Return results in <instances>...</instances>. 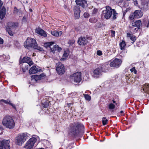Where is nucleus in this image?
<instances>
[{
    "label": "nucleus",
    "instance_id": "7c9ffc66",
    "mask_svg": "<svg viewBox=\"0 0 149 149\" xmlns=\"http://www.w3.org/2000/svg\"><path fill=\"white\" fill-rule=\"evenodd\" d=\"M119 45L121 49L122 50L125 48L126 45V44L124 41H123L120 43Z\"/></svg>",
    "mask_w": 149,
    "mask_h": 149
},
{
    "label": "nucleus",
    "instance_id": "2eb2a0df",
    "mask_svg": "<svg viewBox=\"0 0 149 149\" xmlns=\"http://www.w3.org/2000/svg\"><path fill=\"white\" fill-rule=\"evenodd\" d=\"M74 16L75 19H78L80 17V10L78 6H74Z\"/></svg>",
    "mask_w": 149,
    "mask_h": 149
},
{
    "label": "nucleus",
    "instance_id": "6e6552de",
    "mask_svg": "<svg viewBox=\"0 0 149 149\" xmlns=\"http://www.w3.org/2000/svg\"><path fill=\"white\" fill-rule=\"evenodd\" d=\"M37 141V139L34 137L30 139L26 142L24 148L26 149H33L34 144Z\"/></svg>",
    "mask_w": 149,
    "mask_h": 149
},
{
    "label": "nucleus",
    "instance_id": "c9c22d12",
    "mask_svg": "<svg viewBox=\"0 0 149 149\" xmlns=\"http://www.w3.org/2000/svg\"><path fill=\"white\" fill-rule=\"evenodd\" d=\"M108 120L105 117H103L102 119V123L104 125H105L107 123Z\"/></svg>",
    "mask_w": 149,
    "mask_h": 149
},
{
    "label": "nucleus",
    "instance_id": "f257e3e1",
    "mask_svg": "<svg viewBox=\"0 0 149 149\" xmlns=\"http://www.w3.org/2000/svg\"><path fill=\"white\" fill-rule=\"evenodd\" d=\"M70 127V133L74 137L78 136L81 131H83L84 130V125L79 123H71Z\"/></svg>",
    "mask_w": 149,
    "mask_h": 149
},
{
    "label": "nucleus",
    "instance_id": "864d4df0",
    "mask_svg": "<svg viewBox=\"0 0 149 149\" xmlns=\"http://www.w3.org/2000/svg\"><path fill=\"white\" fill-rule=\"evenodd\" d=\"M22 11L20 9L18 10V13H22Z\"/></svg>",
    "mask_w": 149,
    "mask_h": 149
},
{
    "label": "nucleus",
    "instance_id": "4be33fe9",
    "mask_svg": "<svg viewBox=\"0 0 149 149\" xmlns=\"http://www.w3.org/2000/svg\"><path fill=\"white\" fill-rule=\"evenodd\" d=\"M75 2L77 5H79L83 8L86 5V0H76Z\"/></svg>",
    "mask_w": 149,
    "mask_h": 149
},
{
    "label": "nucleus",
    "instance_id": "6ab92c4d",
    "mask_svg": "<svg viewBox=\"0 0 149 149\" xmlns=\"http://www.w3.org/2000/svg\"><path fill=\"white\" fill-rule=\"evenodd\" d=\"M44 74H42L39 75H33L31 76L32 80H34L36 81L38 80H40L42 79V78L45 76Z\"/></svg>",
    "mask_w": 149,
    "mask_h": 149
},
{
    "label": "nucleus",
    "instance_id": "13d9d810",
    "mask_svg": "<svg viewBox=\"0 0 149 149\" xmlns=\"http://www.w3.org/2000/svg\"><path fill=\"white\" fill-rule=\"evenodd\" d=\"M29 10L31 12H32V10L31 9H29Z\"/></svg>",
    "mask_w": 149,
    "mask_h": 149
},
{
    "label": "nucleus",
    "instance_id": "cd10ccee",
    "mask_svg": "<svg viewBox=\"0 0 149 149\" xmlns=\"http://www.w3.org/2000/svg\"><path fill=\"white\" fill-rule=\"evenodd\" d=\"M127 36L128 37H129L130 39L132 41V44L135 41L136 39V37L134 35L132 34H131L130 33H127Z\"/></svg>",
    "mask_w": 149,
    "mask_h": 149
},
{
    "label": "nucleus",
    "instance_id": "ddd939ff",
    "mask_svg": "<svg viewBox=\"0 0 149 149\" xmlns=\"http://www.w3.org/2000/svg\"><path fill=\"white\" fill-rule=\"evenodd\" d=\"M19 63H26V64H28L29 66L33 64L32 60L29 57L26 56L24 57L22 60L19 62Z\"/></svg>",
    "mask_w": 149,
    "mask_h": 149
},
{
    "label": "nucleus",
    "instance_id": "b1692460",
    "mask_svg": "<svg viewBox=\"0 0 149 149\" xmlns=\"http://www.w3.org/2000/svg\"><path fill=\"white\" fill-rule=\"evenodd\" d=\"M6 15V8L4 7H2L0 10V19H2Z\"/></svg>",
    "mask_w": 149,
    "mask_h": 149
},
{
    "label": "nucleus",
    "instance_id": "7ed1b4c3",
    "mask_svg": "<svg viewBox=\"0 0 149 149\" xmlns=\"http://www.w3.org/2000/svg\"><path fill=\"white\" fill-rule=\"evenodd\" d=\"M24 47L27 49L30 47L38 50L40 51H43V49L38 46L35 39L31 38H28L24 43Z\"/></svg>",
    "mask_w": 149,
    "mask_h": 149
},
{
    "label": "nucleus",
    "instance_id": "4d7b16f0",
    "mask_svg": "<svg viewBox=\"0 0 149 149\" xmlns=\"http://www.w3.org/2000/svg\"><path fill=\"white\" fill-rule=\"evenodd\" d=\"M2 134V131L1 130V129L0 128V134Z\"/></svg>",
    "mask_w": 149,
    "mask_h": 149
},
{
    "label": "nucleus",
    "instance_id": "423d86ee",
    "mask_svg": "<svg viewBox=\"0 0 149 149\" xmlns=\"http://www.w3.org/2000/svg\"><path fill=\"white\" fill-rule=\"evenodd\" d=\"M18 26V23L9 22L8 23L6 27V31L10 36H12L14 33L15 30Z\"/></svg>",
    "mask_w": 149,
    "mask_h": 149
},
{
    "label": "nucleus",
    "instance_id": "09e8293b",
    "mask_svg": "<svg viewBox=\"0 0 149 149\" xmlns=\"http://www.w3.org/2000/svg\"><path fill=\"white\" fill-rule=\"evenodd\" d=\"M134 4L135 6H137L138 5V2L137 1H134Z\"/></svg>",
    "mask_w": 149,
    "mask_h": 149
},
{
    "label": "nucleus",
    "instance_id": "6e6d98bb",
    "mask_svg": "<svg viewBox=\"0 0 149 149\" xmlns=\"http://www.w3.org/2000/svg\"><path fill=\"white\" fill-rule=\"evenodd\" d=\"M71 104V103L68 104L67 105H68L69 107H70V105Z\"/></svg>",
    "mask_w": 149,
    "mask_h": 149
},
{
    "label": "nucleus",
    "instance_id": "2f4dec72",
    "mask_svg": "<svg viewBox=\"0 0 149 149\" xmlns=\"http://www.w3.org/2000/svg\"><path fill=\"white\" fill-rule=\"evenodd\" d=\"M89 21L90 22L92 23H96L97 21V20L96 18L95 17H93L90 18Z\"/></svg>",
    "mask_w": 149,
    "mask_h": 149
},
{
    "label": "nucleus",
    "instance_id": "8fccbe9b",
    "mask_svg": "<svg viewBox=\"0 0 149 149\" xmlns=\"http://www.w3.org/2000/svg\"><path fill=\"white\" fill-rule=\"evenodd\" d=\"M112 102H113V103H115V104L117 106H118V105H119V104L118 105V104L114 100H112Z\"/></svg>",
    "mask_w": 149,
    "mask_h": 149
},
{
    "label": "nucleus",
    "instance_id": "5701e85b",
    "mask_svg": "<svg viewBox=\"0 0 149 149\" xmlns=\"http://www.w3.org/2000/svg\"><path fill=\"white\" fill-rule=\"evenodd\" d=\"M135 18H138L141 17L143 15V13L140 10H136L134 12Z\"/></svg>",
    "mask_w": 149,
    "mask_h": 149
},
{
    "label": "nucleus",
    "instance_id": "a18cd8bd",
    "mask_svg": "<svg viewBox=\"0 0 149 149\" xmlns=\"http://www.w3.org/2000/svg\"><path fill=\"white\" fill-rule=\"evenodd\" d=\"M89 14L87 13H85L84 14V17L85 18H88L89 17Z\"/></svg>",
    "mask_w": 149,
    "mask_h": 149
},
{
    "label": "nucleus",
    "instance_id": "de8ad7c7",
    "mask_svg": "<svg viewBox=\"0 0 149 149\" xmlns=\"http://www.w3.org/2000/svg\"><path fill=\"white\" fill-rule=\"evenodd\" d=\"M3 149V146H2V141H0V149Z\"/></svg>",
    "mask_w": 149,
    "mask_h": 149
},
{
    "label": "nucleus",
    "instance_id": "f704fd0d",
    "mask_svg": "<svg viewBox=\"0 0 149 149\" xmlns=\"http://www.w3.org/2000/svg\"><path fill=\"white\" fill-rule=\"evenodd\" d=\"M68 54V53L66 52H64L63 56V58H61V60H64L66 59V58L67 57Z\"/></svg>",
    "mask_w": 149,
    "mask_h": 149
},
{
    "label": "nucleus",
    "instance_id": "0eeeda50",
    "mask_svg": "<svg viewBox=\"0 0 149 149\" xmlns=\"http://www.w3.org/2000/svg\"><path fill=\"white\" fill-rule=\"evenodd\" d=\"M141 24V21L139 20L130 24L129 27L131 31L135 32L140 29V26Z\"/></svg>",
    "mask_w": 149,
    "mask_h": 149
},
{
    "label": "nucleus",
    "instance_id": "72a5a7b5",
    "mask_svg": "<svg viewBox=\"0 0 149 149\" xmlns=\"http://www.w3.org/2000/svg\"><path fill=\"white\" fill-rule=\"evenodd\" d=\"M54 43V42H47L45 44V46L46 47H49Z\"/></svg>",
    "mask_w": 149,
    "mask_h": 149
},
{
    "label": "nucleus",
    "instance_id": "c756f323",
    "mask_svg": "<svg viewBox=\"0 0 149 149\" xmlns=\"http://www.w3.org/2000/svg\"><path fill=\"white\" fill-rule=\"evenodd\" d=\"M143 90L147 93H149V84H145L143 87Z\"/></svg>",
    "mask_w": 149,
    "mask_h": 149
},
{
    "label": "nucleus",
    "instance_id": "39448f33",
    "mask_svg": "<svg viewBox=\"0 0 149 149\" xmlns=\"http://www.w3.org/2000/svg\"><path fill=\"white\" fill-rule=\"evenodd\" d=\"M28 135L26 133H23L19 134L15 138V143L19 146H21L28 139Z\"/></svg>",
    "mask_w": 149,
    "mask_h": 149
},
{
    "label": "nucleus",
    "instance_id": "ea45409f",
    "mask_svg": "<svg viewBox=\"0 0 149 149\" xmlns=\"http://www.w3.org/2000/svg\"><path fill=\"white\" fill-rule=\"evenodd\" d=\"M75 42V40H69L68 43L70 45H73Z\"/></svg>",
    "mask_w": 149,
    "mask_h": 149
},
{
    "label": "nucleus",
    "instance_id": "f03ea898",
    "mask_svg": "<svg viewBox=\"0 0 149 149\" xmlns=\"http://www.w3.org/2000/svg\"><path fill=\"white\" fill-rule=\"evenodd\" d=\"M112 14L113 15V19H116V15L117 14L116 11L114 9H112L109 6H107L105 10H104L102 11L101 15V18L102 19H108L110 18Z\"/></svg>",
    "mask_w": 149,
    "mask_h": 149
},
{
    "label": "nucleus",
    "instance_id": "680f3d73",
    "mask_svg": "<svg viewBox=\"0 0 149 149\" xmlns=\"http://www.w3.org/2000/svg\"><path fill=\"white\" fill-rule=\"evenodd\" d=\"M116 137H117L118 136L117 135H116Z\"/></svg>",
    "mask_w": 149,
    "mask_h": 149
},
{
    "label": "nucleus",
    "instance_id": "3c124183",
    "mask_svg": "<svg viewBox=\"0 0 149 149\" xmlns=\"http://www.w3.org/2000/svg\"><path fill=\"white\" fill-rule=\"evenodd\" d=\"M3 4V3L2 1L0 0V9H1V7H2Z\"/></svg>",
    "mask_w": 149,
    "mask_h": 149
},
{
    "label": "nucleus",
    "instance_id": "f8f14e48",
    "mask_svg": "<svg viewBox=\"0 0 149 149\" xmlns=\"http://www.w3.org/2000/svg\"><path fill=\"white\" fill-rule=\"evenodd\" d=\"M102 72L98 67L93 70L92 74V76L95 78H98L102 75Z\"/></svg>",
    "mask_w": 149,
    "mask_h": 149
},
{
    "label": "nucleus",
    "instance_id": "a211bd4d",
    "mask_svg": "<svg viewBox=\"0 0 149 149\" xmlns=\"http://www.w3.org/2000/svg\"><path fill=\"white\" fill-rule=\"evenodd\" d=\"M36 33L45 37H46L47 36L46 32L40 28H36Z\"/></svg>",
    "mask_w": 149,
    "mask_h": 149
},
{
    "label": "nucleus",
    "instance_id": "f3484780",
    "mask_svg": "<svg viewBox=\"0 0 149 149\" xmlns=\"http://www.w3.org/2000/svg\"><path fill=\"white\" fill-rule=\"evenodd\" d=\"M41 70L40 68L38 66H33L29 70V72L30 74H35Z\"/></svg>",
    "mask_w": 149,
    "mask_h": 149
},
{
    "label": "nucleus",
    "instance_id": "4c0bfd02",
    "mask_svg": "<svg viewBox=\"0 0 149 149\" xmlns=\"http://www.w3.org/2000/svg\"><path fill=\"white\" fill-rule=\"evenodd\" d=\"M141 9L144 11L147 10L148 9V5H144L141 7Z\"/></svg>",
    "mask_w": 149,
    "mask_h": 149
},
{
    "label": "nucleus",
    "instance_id": "9b49d317",
    "mask_svg": "<svg viewBox=\"0 0 149 149\" xmlns=\"http://www.w3.org/2000/svg\"><path fill=\"white\" fill-rule=\"evenodd\" d=\"M122 62L121 59L116 58L110 63V65L111 67L117 68L120 66Z\"/></svg>",
    "mask_w": 149,
    "mask_h": 149
},
{
    "label": "nucleus",
    "instance_id": "e433bc0d",
    "mask_svg": "<svg viewBox=\"0 0 149 149\" xmlns=\"http://www.w3.org/2000/svg\"><path fill=\"white\" fill-rule=\"evenodd\" d=\"M115 107V105L112 103L110 104L109 105V108L110 109H114Z\"/></svg>",
    "mask_w": 149,
    "mask_h": 149
},
{
    "label": "nucleus",
    "instance_id": "a19ab883",
    "mask_svg": "<svg viewBox=\"0 0 149 149\" xmlns=\"http://www.w3.org/2000/svg\"><path fill=\"white\" fill-rule=\"evenodd\" d=\"M135 18L134 13L133 14L130 15L129 17V19L130 20H132L133 19Z\"/></svg>",
    "mask_w": 149,
    "mask_h": 149
},
{
    "label": "nucleus",
    "instance_id": "20e7f679",
    "mask_svg": "<svg viewBox=\"0 0 149 149\" xmlns=\"http://www.w3.org/2000/svg\"><path fill=\"white\" fill-rule=\"evenodd\" d=\"M2 123L6 128L9 129H13L15 126V122L13 118L9 115H6L3 118Z\"/></svg>",
    "mask_w": 149,
    "mask_h": 149
},
{
    "label": "nucleus",
    "instance_id": "dca6fc26",
    "mask_svg": "<svg viewBox=\"0 0 149 149\" xmlns=\"http://www.w3.org/2000/svg\"><path fill=\"white\" fill-rule=\"evenodd\" d=\"M62 50V48L57 45H55L53 46L52 48H50V52L54 54L60 52Z\"/></svg>",
    "mask_w": 149,
    "mask_h": 149
},
{
    "label": "nucleus",
    "instance_id": "c03bdc74",
    "mask_svg": "<svg viewBox=\"0 0 149 149\" xmlns=\"http://www.w3.org/2000/svg\"><path fill=\"white\" fill-rule=\"evenodd\" d=\"M97 55L99 56H101L102 54V52L100 50L97 51Z\"/></svg>",
    "mask_w": 149,
    "mask_h": 149
},
{
    "label": "nucleus",
    "instance_id": "393cba45",
    "mask_svg": "<svg viewBox=\"0 0 149 149\" xmlns=\"http://www.w3.org/2000/svg\"><path fill=\"white\" fill-rule=\"evenodd\" d=\"M0 102L1 103V102H3L4 103L6 104H8L12 106L13 108L15 109H16V107L15 106L13 105L12 103H10V100L8 99L6 100H4L3 99H2L0 100Z\"/></svg>",
    "mask_w": 149,
    "mask_h": 149
},
{
    "label": "nucleus",
    "instance_id": "9d476101",
    "mask_svg": "<svg viewBox=\"0 0 149 149\" xmlns=\"http://www.w3.org/2000/svg\"><path fill=\"white\" fill-rule=\"evenodd\" d=\"M56 68L57 73L59 74H62L65 72V68L63 65L60 62L56 63Z\"/></svg>",
    "mask_w": 149,
    "mask_h": 149
},
{
    "label": "nucleus",
    "instance_id": "aec40b11",
    "mask_svg": "<svg viewBox=\"0 0 149 149\" xmlns=\"http://www.w3.org/2000/svg\"><path fill=\"white\" fill-rule=\"evenodd\" d=\"M3 148L5 149H9L10 146L9 143L10 141L9 140H3L2 141Z\"/></svg>",
    "mask_w": 149,
    "mask_h": 149
},
{
    "label": "nucleus",
    "instance_id": "bb28decb",
    "mask_svg": "<svg viewBox=\"0 0 149 149\" xmlns=\"http://www.w3.org/2000/svg\"><path fill=\"white\" fill-rule=\"evenodd\" d=\"M29 65L28 64L23 63L21 65V69L22 71L24 72L28 70Z\"/></svg>",
    "mask_w": 149,
    "mask_h": 149
},
{
    "label": "nucleus",
    "instance_id": "4468645a",
    "mask_svg": "<svg viewBox=\"0 0 149 149\" xmlns=\"http://www.w3.org/2000/svg\"><path fill=\"white\" fill-rule=\"evenodd\" d=\"M88 42L87 39L86 38L82 37H81L79 38L77 41L78 44L82 46L86 45Z\"/></svg>",
    "mask_w": 149,
    "mask_h": 149
},
{
    "label": "nucleus",
    "instance_id": "49530a36",
    "mask_svg": "<svg viewBox=\"0 0 149 149\" xmlns=\"http://www.w3.org/2000/svg\"><path fill=\"white\" fill-rule=\"evenodd\" d=\"M111 35L112 36H115V31H111Z\"/></svg>",
    "mask_w": 149,
    "mask_h": 149
},
{
    "label": "nucleus",
    "instance_id": "412c9836",
    "mask_svg": "<svg viewBox=\"0 0 149 149\" xmlns=\"http://www.w3.org/2000/svg\"><path fill=\"white\" fill-rule=\"evenodd\" d=\"M108 64H103L100 65L98 67L102 72H107L108 70Z\"/></svg>",
    "mask_w": 149,
    "mask_h": 149
},
{
    "label": "nucleus",
    "instance_id": "37998d69",
    "mask_svg": "<svg viewBox=\"0 0 149 149\" xmlns=\"http://www.w3.org/2000/svg\"><path fill=\"white\" fill-rule=\"evenodd\" d=\"M18 10L17 9L16 7H15L14 9V13L15 14L18 13Z\"/></svg>",
    "mask_w": 149,
    "mask_h": 149
},
{
    "label": "nucleus",
    "instance_id": "603ef678",
    "mask_svg": "<svg viewBox=\"0 0 149 149\" xmlns=\"http://www.w3.org/2000/svg\"><path fill=\"white\" fill-rule=\"evenodd\" d=\"M3 40L0 38V44H3Z\"/></svg>",
    "mask_w": 149,
    "mask_h": 149
},
{
    "label": "nucleus",
    "instance_id": "79ce46f5",
    "mask_svg": "<svg viewBox=\"0 0 149 149\" xmlns=\"http://www.w3.org/2000/svg\"><path fill=\"white\" fill-rule=\"evenodd\" d=\"M130 71L132 72H134L135 74H136L137 71H136V70L135 69V67H134L132 68V69H130Z\"/></svg>",
    "mask_w": 149,
    "mask_h": 149
},
{
    "label": "nucleus",
    "instance_id": "5fc2aeb1",
    "mask_svg": "<svg viewBox=\"0 0 149 149\" xmlns=\"http://www.w3.org/2000/svg\"><path fill=\"white\" fill-rule=\"evenodd\" d=\"M146 27H149V21H148V24H147V25L146 26Z\"/></svg>",
    "mask_w": 149,
    "mask_h": 149
},
{
    "label": "nucleus",
    "instance_id": "bf43d9fd",
    "mask_svg": "<svg viewBox=\"0 0 149 149\" xmlns=\"http://www.w3.org/2000/svg\"><path fill=\"white\" fill-rule=\"evenodd\" d=\"M120 113H123V111H120Z\"/></svg>",
    "mask_w": 149,
    "mask_h": 149
},
{
    "label": "nucleus",
    "instance_id": "473e14b6",
    "mask_svg": "<svg viewBox=\"0 0 149 149\" xmlns=\"http://www.w3.org/2000/svg\"><path fill=\"white\" fill-rule=\"evenodd\" d=\"M84 97L85 99L88 101H90L91 100V96L87 94H83Z\"/></svg>",
    "mask_w": 149,
    "mask_h": 149
},
{
    "label": "nucleus",
    "instance_id": "58836bf2",
    "mask_svg": "<svg viewBox=\"0 0 149 149\" xmlns=\"http://www.w3.org/2000/svg\"><path fill=\"white\" fill-rule=\"evenodd\" d=\"M98 9H97L96 8H94L93 10L92 14L93 15L96 14L98 12Z\"/></svg>",
    "mask_w": 149,
    "mask_h": 149
},
{
    "label": "nucleus",
    "instance_id": "a878e982",
    "mask_svg": "<svg viewBox=\"0 0 149 149\" xmlns=\"http://www.w3.org/2000/svg\"><path fill=\"white\" fill-rule=\"evenodd\" d=\"M51 34L53 36L58 37L62 35V32L60 31L56 30L52 31H51Z\"/></svg>",
    "mask_w": 149,
    "mask_h": 149
},
{
    "label": "nucleus",
    "instance_id": "1a4fd4ad",
    "mask_svg": "<svg viewBox=\"0 0 149 149\" xmlns=\"http://www.w3.org/2000/svg\"><path fill=\"white\" fill-rule=\"evenodd\" d=\"M81 72H77L71 75L70 78L74 82L79 83L81 80Z\"/></svg>",
    "mask_w": 149,
    "mask_h": 149
},
{
    "label": "nucleus",
    "instance_id": "c85d7f7f",
    "mask_svg": "<svg viewBox=\"0 0 149 149\" xmlns=\"http://www.w3.org/2000/svg\"><path fill=\"white\" fill-rule=\"evenodd\" d=\"M42 107L47 108L49 105L50 101L48 100H43L42 101Z\"/></svg>",
    "mask_w": 149,
    "mask_h": 149
},
{
    "label": "nucleus",
    "instance_id": "052dcab7",
    "mask_svg": "<svg viewBox=\"0 0 149 149\" xmlns=\"http://www.w3.org/2000/svg\"><path fill=\"white\" fill-rule=\"evenodd\" d=\"M147 56H149V54H148L147 55Z\"/></svg>",
    "mask_w": 149,
    "mask_h": 149
}]
</instances>
